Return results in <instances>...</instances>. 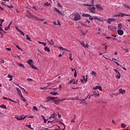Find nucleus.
I'll list each match as a JSON object with an SVG mask.
<instances>
[{
    "mask_svg": "<svg viewBox=\"0 0 130 130\" xmlns=\"http://www.w3.org/2000/svg\"><path fill=\"white\" fill-rule=\"evenodd\" d=\"M6 50H8L9 51L12 50V49L11 48H7Z\"/></svg>",
    "mask_w": 130,
    "mask_h": 130,
    "instance_id": "61",
    "label": "nucleus"
},
{
    "mask_svg": "<svg viewBox=\"0 0 130 130\" xmlns=\"http://www.w3.org/2000/svg\"><path fill=\"white\" fill-rule=\"evenodd\" d=\"M75 119H76V117H75L74 118V119H73V120H72L71 121V122H76V121L75 120Z\"/></svg>",
    "mask_w": 130,
    "mask_h": 130,
    "instance_id": "50",
    "label": "nucleus"
},
{
    "mask_svg": "<svg viewBox=\"0 0 130 130\" xmlns=\"http://www.w3.org/2000/svg\"><path fill=\"white\" fill-rule=\"evenodd\" d=\"M26 16L28 17V18H29V19H31V18H33V16L32 15V14H31V13H30L29 12V11L27 10L26 11Z\"/></svg>",
    "mask_w": 130,
    "mask_h": 130,
    "instance_id": "7",
    "label": "nucleus"
},
{
    "mask_svg": "<svg viewBox=\"0 0 130 130\" xmlns=\"http://www.w3.org/2000/svg\"><path fill=\"white\" fill-rule=\"evenodd\" d=\"M99 86H96L95 87L93 88V90H97L98 89Z\"/></svg>",
    "mask_w": 130,
    "mask_h": 130,
    "instance_id": "52",
    "label": "nucleus"
},
{
    "mask_svg": "<svg viewBox=\"0 0 130 130\" xmlns=\"http://www.w3.org/2000/svg\"><path fill=\"white\" fill-rule=\"evenodd\" d=\"M51 94H52V95H54V96H56V95H58V93H57V92H52L51 93Z\"/></svg>",
    "mask_w": 130,
    "mask_h": 130,
    "instance_id": "38",
    "label": "nucleus"
},
{
    "mask_svg": "<svg viewBox=\"0 0 130 130\" xmlns=\"http://www.w3.org/2000/svg\"><path fill=\"white\" fill-rule=\"evenodd\" d=\"M120 14V17H124V16H126V17H129V15L122 13H119Z\"/></svg>",
    "mask_w": 130,
    "mask_h": 130,
    "instance_id": "15",
    "label": "nucleus"
},
{
    "mask_svg": "<svg viewBox=\"0 0 130 130\" xmlns=\"http://www.w3.org/2000/svg\"><path fill=\"white\" fill-rule=\"evenodd\" d=\"M114 71L116 74V78L117 79H120V73H119V72H118V71L116 69H114Z\"/></svg>",
    "mask_w": 130,
    "mask_h": 130,
    "instance_id": "4",
    "label": "nucleus"
},
{
    "mask_svg": "<svg viewBox=\"0 0 130 130\" xmlns=\"http://www.w3.org/2000/svg\"><path fill=\"white\" fill-rule=\"evenodd\" d=\"M57 6H58V8H62V6H61V5H60V4H57Z\"/></svg>",
    "mask_w": 130,
    "mask_h": 130,
    "instance_id": "60",
    "label": "nucleus"
},
{
    "mask_svg": "<svg viewBox=\"0 0 130 130\" xmlns=\"http://www.w3.org/2000/svg\"><path fill=\"white\" fill-rule=\"evenodd\" d=\"M98 89H99V90H100V91H102V87L100 86H99V87Z\"/></svg>",
    "mask_w": 130,
    "mask_h": 130,
    "instance_id": "53",
    "label": "nucleus"
},
{
    "mask_svg": "<svg viewBox=\"0 0 130 130\" xmlns=\"http://www.w3.org/2000/svg\"><path fill=\"white\" fill-rule=\"evenodd\" d=\"M56 116H57V114H56L55 113H53L51 116V117H52V118H53V117H56Z\"/></svg>",
    "mask_w": 130,
    "mask_h": 130,
    "instance_id": "24",
    "label": "nucleus"
},
{
    "mask_svg": "<svg viewBox=\"0 0 130 130\" xmlns=\"http://www.w3.org/2000/svg\"><path fill=\"white\" fill-rule=\"evenodd\" d=\"M17 64L19 66V67H22L23 69H25V66L22 63H18Z\"/></svg>",
    "mask_w": 130,
    "mask_h": 130,
    "instance_id": "28",
    "label": "nucleus"
},
{
    "mask_svg": "<svg viewBox=\"0 0 130 130\" xmlns=\"http://www.w3.org/2000/svg\"><path fill=\"white\" fill-rule=\"evenodd\" d=\"M17 48H18L19 50H21V51H23V50H22V49H21V48L20 47V46H19V45H15Z\"/></svg>",
    "mask_w": 130,
    "mask_h": 130,
    "instance_id": "37",
    "label": "nucleus"
},
{
    "mask_svg": "<svg viewBox=\"0 0 130 130\" xmlns=\"http://www.w3.org/2000/svg\"><path fill=\"white\" fill-rule=\"evenodd\" d=\"M57 114H58V117L59 118H60V117H61V115L60 114H59V113L57 112Z\"/></svg>",
    "mask_w": 130,
    "mask_h": 130,
    "instance_id": "55",
    "label": "nucleus"
},
{
    "mask_svg": "<svg viewBox=\"0 0 130 130\" xmlns=\"http://www.w3.org/2000/svg\"><path fill=\"white\" fill-rule=\"evenodd\" d=\"M85 7H89L87 8V10L90 11L92 14H95L96 13V8L93 5L90 4H83Z\"/></svg>",
    "mask_w": 130,
    "mask_h": 130,
    "instance_id": "1",
    "label": "nucleus"
},
{
    "mask_svg": "<svg viewBox=\"0 0 130 130\" xmlns=\"http://www.w3.org/2000/svg\"><path fill=\"white\" fill-rule=\"evenodd\" d=\"M31 68H32V69H33L34 70H38L37 67H35V66L34 65H31Z\"/></svg>",
    "mask_w": 130,
    "mask_h": 130,
    "instance_id": "32",
    "label": "nucleus"
},
{
    "mask_svg": "<svg viewBox=\"0 0 130 130\" xmlns=\"http://www.w3.org/2000/svg\"><path fill=\"white\" fill-rule=\"evenodd\" d=\"M121 126L122 128H125V127H126V125H125L124 123H122L121 124Z\"/></svg>",
    "mask_w": 130,
    "mask_h": 130,
    "instance_id": "27",
    "label": "nucleus"
},
{
    "mask_svg": "<svg viewBox=\"0 0 130 130\" xmlns=\"http://www.w3.org/2000/svg\"><path fill=\"white\" fill-rule=\"evenodd\" d=\"M19 33H21V34H22V35H23L24 36V35H25V34H24V32L22 31V30H20V32H19Z\"/></svg>",
    "mask_w": 130,
    "mask_h": 130,
    "instance_id": "57",
    "label": "nucleus"
},
{
    "mask_svg": "<svg viewBox=\"0 0 130 130\" xmlns=\"http://www.w3.org/2000/svg\"><path fill=\"white\" fill-rule=\"evenodd\" d=\"M38 43H39V44H43V45L44 46H46V45H47L46 43L41 42H40V41H38Z\"/></svg>",
    "mask_w": 130,
    "mask_h": 130,
    "instance_id": "23",
    "label": "nucleus"
},
{
    "mask_svg": "<svg viewBox=\"0 0 130 130\" xmlns=\"http://www.w3.org/2000/svg\"><path fill=\"white\" fill-rule=\"evenodd\" d=\"M0 107H1V108H3L4 109H7V107H6V105H1L0 106Z\"/></svg>",
    "mask_w": 130,
    "mask_h": 130,
    "instance_id": "26",
    "label": "nucleus"
},
{
    "mask_svg": "<svg viewBox=\"0 0 130 130\" xmlns=\"http://www.w3.org/2000/svg\"><path fill=\"white\" fill-rule=\"evenodd\" d=\"M49 98V100H52L53 102H54L55 104H56V105H58L60 102H62V101H64V100H66V99L58 100L57 97H50Z\"/></svg>",
    "mask_w": 130,
    "mask_h": 130,
    "instance_id": "2",
    "label": "nucleus"
},
{
    "mask_svg": "<svg viewBox=\"0 0 130 130\" xmlns=\"http://www.w3.org/2000/svg\"><path fill=\"white\" fill-rule=\"evenodd\" d=\"M121 68H122V69H123V70H124V71H126V68L123 67L122 66H120Z\"/></svg>",
    "mask_w": 130,
    "mask_h": 130,
    "instance_id": "58",
    "label": "nucleus"
},
{
    "mask_svg": "<svg viewBox=\"0 0 130 130\" xmlns=\"http://www.w3.org/2000/svg\"><path fill=\"white\" fill-rule=\"evenodd\" d=\"M116 20L115 18H109L107 20L108 24H111V22H115Z\"/></svg>",
    "mask_w": 130,
    "mask_h": 130,
    "instance_id": "6",
    "label": "nucleus"
},
{
    "mask_svg": "<svg viewBox=\"0 0 130 130\" xmlns=\"http://www.w3.org/2000/svg\"><path fill=\"white\" fill-rule=\"evenodd\" d=\"M44 50L47 51V52H50V49L47 46L45 47Z\"/></svg>",
    "mask_w": 130,
    "mask_h": 130,
    "instance_id": "19",
    "label": "nucleus"
},
{
    "mask_svg": "<svg viewBox=\"0 0 130 130\" xmlns=\"http://www.w3.org/2000/svg\"><path fill=\"white\" fill-rule=\"evenodd\" d=\"M122 28V24L119 23L118 24V30H121Z\"/></svg>",
    "mask_w": 130,
    "mask_h": 130,
    "instance_id": "20",
    "label": "nucleus"
},
{
    "mask_svg": "<svg viewBox=\"0 0 130 130\" xmlns=\"http://www.w3.org/2000/svg\"><path fill=\"white\" fill-rule=\"evenodd\" d=\"M8 100H9V101H11V102H14V103H17V102H15V101L12 100V99H11V98H8Z\"/></svg>",
    "mask_w": 130,
    "mask_h": 130,
    "instance_id": "40",
    "label": "nucleus"
},
{
    "mask_svg": "<svg viewBox=\"0 0 130 130\" xmlns=\"http://www.w3.org/2000/svg\"><path fill=\"white\" fill-rule=\"evenodd\" d=\"M5 22V19H0V24H3Z\"/></svg>",
    "mask_w": 130,
    "mask_h": 130,
    "instance_id": "44",
    "label": "nucleus"
},
{
    "mask_svg": "<svg viewBox=\"0 0 130 130\" xmlns=\"http://www.w3.org/2000/svg\"><path fill=\"white\" fill-rule=\"evenodd\" d=\"M9 28L8 27H5V30H6V31H8V30H9Z\"/></svg>",
    "mask_w": 130,
    "mask_h": 130,
    "instance_id": "64",
    "label": "nucleus"
},
{
    "mask_svg": "<svg viewBox=\"0 0 130 130\" xmlns=\"http://www.w3.org/2000/svg\"><path fill=\"white\" fill-rule=\"evenodd\" d=\"M91 75L92 76H94V77H96V72H95L94 71H92Z\"/></svg>",
    "mask_w": 130,
    "mask_h": 130,
    "instance_id": "35",
    "label": "nucleus"
},
{
    "mask_svg": "<svg viewBox=\"0 0 130 130\" xmlns=\"http://www.w3.org/2000/svg\"><path fill=\"white\" fill-rule=\"evenodd\" d=\"M6 7H7V8H9V9H14V6H13V5H6Z\"/></svg>",
    "mask_w": 130,
    "mask_h": 130,
    "instance_id": "33",
    "label": "nucleus"
},
{
    "mask_svg": "<svg viewBox=\"0 0 130 130\" xmlns=\"http://www.w3.org/2000/svg\"><path fill=\"white\" fill-rule=\"evenodd\" d=\"M96 7V9L98 10V11H103V8L101 7L100 6H99V5H96L95 6Z\"/></svg>",
    "mask_w": 130,
    "mask_h": 130,
    "instance_id": "10",
    "label": "nucleus"
},
{
    "mask_svg": "<svg viewBox=\"0 0 130 130\" xmlns=\"http://www.w3.org/2000/svg\"><path fill=\"white\" fill-rule=\"evenodd\" d=\"M70 19H72L74 21H80L81 20V15L79 13H75V14H71L70 16Z\"/></svg>",
    "mask_w": 130,
    "mask_h": 130,
    "instance_id": "3",
    "label": "nucleus"
},
{
    "mask_svg": "<svg viewBox=\"0 0 130 130\" xmlns=\"http://www.w3.org/2000/svg\"><path fill=\"white\" fill-rule=\"evenodd\" d=\"M91 4H89V5H92V6H94V0H92L91 1Z\"/></svg>",
    "mask_w": 130,
    "mask_h": 130,
    "instance_id": "56",
    "label": "nucleus"
},
{
    "mask_svg": "<svg viewBox=\"0 0 130 130\" xmlns=\"http://www.w3.org/2000/svg\"><path fill=\"white\" fill-rule=\"evenodd\" d=\"M25 125H26V126H27V127H28V128H30V129H34L33 127H32L31 126V124H29V125L26 124Z\"/></svg>",
    "mask_w": 130,
    "mask_h": 130,
    "instance_id": "31",
    "label": "nucleus"
},
{
    "mask_svg": "<svg viewBox=\"0 0 130 130\" xmlns=\"http://www.w3.org/2000/svg\"><path fill=\"white\" fill-rule=\"evenodd\" d=\"M83 79L84 81V82H87L88 81V75H86V77L85 76H83Z\"/></svg>",
    "mask_w": 130,
    "mask_h": 130,
    "instance_id": "17",
    "label": "nucleus"
},
{
    "mask_svg": "<svg viewBox=\"0 0 130 130\" xmlns=\"http://www.w3.org/2000/svg\"><path fill=\"white\" fill-rule=\"evenodd\" d=\"M58 48L60 49V50H64V48L62 47V46H59L58 47Z\"/></svg>",
    "mask_w": 130,
    "mask_h": 130,
    "instance_id": "36",
    "label": "nucleus"
},
{
    "mask_svg": "<svg viewBox=\"0 0 130 130\" xmlns=\"http://www.w3.org/2000/svg\"><path fill=\"white\" fill-rule=\"evenodd\" d=\"M8 78H9L10 79L9 80V81H12L13 80V76L12 75H10V74H9L8 75Z\"/></svg>",
    "mask_w": 130,
    "mask_h": 130,
    "instance_id": "22",
    "label": "nucleus"
},
{
    "mask_svg": "<svg viewBox=\"0 0 130 130\" xmlns=\"http://www.w3.org/2000/svg\"><path fill=\"white\" fill-rule=\"evenodd\" d=\"M27 62L28 63V64H29V66H30V67L33 65L32 59H29L27 61Z\"/></svg>",
    "mask_w": 130,
    "mask_h": 130,
    "instance_id": "12",
    "label": "nucleus"
},
{
    "mask_svg": "<svg viewBox=\"0 0 130 130\" xmlns=\"http://www.w3.org/2000/svg\"><path fill=\"white\" fill-rule=\"evenodd\" d=\"M93 19L94 20H98L99 21V22H104L103 20H101V19L98 18L97 16H94Z\"/></svg>",
    "mask_w": 130,
    "mask_h": 130,
    "instance_id": "16",
    "label": "nucleus"
},
{
    "mask_svg": "<svg viewBox=\"0 0 130 130\" xmlns=\"http://www.w3.org/2000/svg\"><path fill=\"white\" fill-rule=\"evenodd\" d=\"M45 129H47V130H51V129H48V128H45ZM58 129H59L55 128V129H52V130H58Z\"/></svg>",
    "mask_w": 130,
    "mask_h": 130,
    "instance_id": "62",
    "label": "nucleus"
},
{
    "mask_svg": "<svg viewBox=\"0 0 130 130\" xmlns=\"http://www.w3.org/2000/svg\"><path fill=\"white\" fill-rule=\"evenodd\" d=\"M82 17H87V18H89V17H90V14L83 13L82 14Z\"/></svg>",
    "mask_w": 130,
    "mask_h": 130,
    "instance_id": "21",
    "label": "nucleus"
},
{
    "mask_svg": "<svg viewBox=\"0 0 130 130\" xmlns=\"http://www.w3.org/2000/svg\"><path fill=\"white\" fill-rule=\"evenodd\" d=\"M114 62H115V63H116L117 64V67H120V66H121V65L119 64V63H118L116 61H114Z\"/></svg>",
    "mask_w": 130,
    "mask_h": 130,
    "instance_id": "48",
    "label": "nucleus"
},
{
    "mask_svg": "<svg viewBox=\"0 0 130 130\" xmlns=\"http://www.w3.org/2000/svg\"><path fill=\"white\" fill-rule=\"evenodd\" d=\"M88 18H89V20H90V21H93V20H94V17L93 18L92 17H91L90 15Z\"/></svg>",
    "mask_w": 130,
    "mask_h": 130,
    "instance_id": "43",
    "label": "nucleus"
},
{
    "mask_svg": "<svg viewBox=\"0 0 130 130\" xmlns=\"http://www.w3.org/2000/svg\"><path fill=\"white\" fill-rule=\"evenodd\" d=\"M44 5L46 7H49V6H50V4L49 3H48V2H46V3L44 4Z\"/></svg>",
    "mask_w": 130,
    "mask_h": 130,
    "instance_id": "39",
    "label": "nucleus"
},
{
    "mask_svg": "<svg viewBox=\"0 0 130 130\" xmlns=\"http://www.w3.org/2000/svg\"><path fill=\"white\" fill-rule=\"evenodd\" d=\"M32 108L34 110H36V111H38V109H37V107L36 106H34Z\"/></svg>",
    "mask_w": 130,
    "mask_h": 130,
    "instance_id": "41",
    "label": "nucleus"
},
{
    "mask_svg": "<svg viewBox=\"0 0 130 130\" xmlns=\"http://www.w3.org/2000/svg\"><path fill=\"white\" fill-rule=\"evenodd\" d=\"M93 95L95 96V97H97L98 96H100V93H99V91L94 92Z\"/></svg>",
    "mask_w": 130,
    "mask_h": 130,
    "instance_id": "18",
    "label": "nucleus"
},
{
    "mask_svg": "<svg viewBox=\"0 0 130 130\" xmlns=\"http://www.w3.org/2000/svg\"><path fill=\"white\" fill-rule=\"evenodd\" d=\"M27 117V116H23V115L21 116L20 117H15V118L17 119V120H24Z\"/></svg>",
    "mask_w": 130,
    "mask_h": 130,
    "instance_id": "5",
    "label": "nucleus"
},
{
    "mask_svg": "<svg viewBox=\"0 0 130 130\" xmlns=\"http://www.w3.org/2000/svg\"><path fill=\"white\" fill-rule=\"evenodd\" d=\"M124 7L126 8V9H129L130 6H128V5H125Z\"/></svg>",
    "mask_w": 130,
    "mask_h": 130,
    "instance_id": "51",
    "label": "nucleus"
},
{
    "mask_svg": "<svg viewBox=\"0 0 130 130\" xmlns=\"http://www.w3.org/2000/svg\"><path fill=\"white\" fill-rule=\"evenodd\" d=\"M120 17V14H116L113 16V18H118Z\"/></svg>",
    "mask_w": 130,
    "mask_h": 130,
    "instance_id": "29",
    "label": "nucleus"
},
{
    "mask_svg": "<svg viewBox=\"0 0 130 130\" xmlns=\"http://www.w3.org/2000/svg\"><path fill=\"white\" fill-rule=\"evenodd\" d=\"M119 92L122 94L125 93V89H122V88H120L119 89Z\"/></svg>",
    "mask_w": 130,
    "mask_h": 130,
    "instance_id": "13",
    "label": "nucleus"
},
{
    "mask_svg": "<svg viewBox=\"0 0 130 130\" xmlns=\"http://www.w3.org/2000/svg\"><path fill=\"white\" fill-rule=\"evenodd\" d=\"M69 58L70 59V60H71V61H72V60H73V58H72V53H69Z\"/></svg>",
    "mask_w": 130,
    "mask_h": 130,
    "instance_id": "30",
    "label": "nucleus"
},
{
    "mask_svg": "<svg viewBox=\"0 0 130 130\" xmlns=\"http://www.w3.org/2000/svg\"><path fill=\"white\" fill-rule=\"evenodd\" d=\"M78 82V80H76V81H73V85H75V84H78L77 82Z\"/></svg>",
    "mask_w": 130,
    "mask_h": 130,
    "instance_id": "59",
    "label": "nucleus"
},
{
    "mask_svg": "<svg viewBox=\"0 0 130 130\" xmlns=\"http://www.w3.org/2000/svg\"><path fill=\"white\" fill-rule=\"evenodd\" d=\"M54 12L58 14V15H62V13H61V12H60V11H59V10L57 9L56 8H54Z\"/></svg>",
    "mask_w": 130,
    "mask_h": 130,
    "instance_id": "8",
    "label": "nucleus"
},
{
    "mask_svg": "<svg viewBox=\"0 0 130 130\" xmlns=\"http://www.w3.org/2000/svg\"><path fill=\"white\" fill-rule=\"evenodd\" d=\"M2 32H5V30L2 28V27H0V34H2Z\"/></svg>",
    "mask_w": 130,
    "mask_h": 130,
    "instance_id": "46",
    "label": "nucleus"
},
{
    "mask_svg": "<svg viewBox=\"0 0 130 130\" xmlns=\"http://www.w3.org/2000/svg\"><path fill=\"white\" fill-rule=\"evenodd\" d=\"M15 29L17 30V31H18V32H20L21 29H20V28H19V27L17 26H15Z\"/></svg>",
    "mask_w": 130,
    "mask_h": 130,
    "instance_id": "34",
    "label": "nucleus"
},
{
    "mask_svg": "<svg viewBox=\"0 0 130 130\" xmlns=\"http://www.w3.org/2000/svg\"><path fill=\"white\" fill-rule=\"evenodd\" d=\"M20 97H21L22 100H23V101H24V102L26 101V99H25V98H24V96H23V95L20 96Z\"/></svg>",
    "mask_w": 130,
    "mask_h": 130,
    "instance_id": "45",
    "label": "nucleus"
},
{
    "mask_svg": "<svg viewBox=\"0 0 130 130\" xmlns=\"http://www.w3.org/2000/svg\"><path fill=\"white\" fill-rule=\"evenodd\" d=\"M16 90L17 91L18 94L20 96L23 95L22 94V92H21V90H20V89H19V88H16Z\"/></svg>",
    "mask_w": 130,
    "mask_h": 130,
    "instance_id": "14",
    "label": "nucleus"
},
{
    "mask_svg": "<svg viewBox=\"0 0 130 130\" xmlns=\"http://www.w3.org/2000/svg\"><path fill=\"white\" fill-rule=\"evenodd\" d=\"M26 40H28L29 41H32V40H31V38H30V37H29L28 35H26Z\"/></svg>",
    "mask_w": 130,
    "mask_h": 130,
    "instance_id": "25",
    "label": "nucleus"
},
{
    "mask_svg": "<svg viewBox=\"0 0 130 130\" xmlns=\"http://www.w3.org/2000/svg\"><path fill=\"white\" fill-rule=\"evenodd\" d=\"M27 80V81H28V82H30V81H32L33 80V79H32L31 78H28Z\"/></svg>",
    "mask_w": 130,
    "mask_h": 130,
    "instance_id": "63",
    "label": "nucleus"
},
{
    "mask_svg": "<svg viewBox=\"0 0 130 130\" xmlns=\"http://www.w3.org/2000/svg\"><path fill=\"white\" fill-rule=\"evenodd\" d=\"M19 88H20V89H22V90H23V91H24V92H25V93H27V92H26V90L25 89V88H24L21 87V86H20V85H19Z\"/></svg>",
    "mask_w": 130,
    "mask_h": 130,
    "instance_id": "42",
    "label": "nucleus"
},
{
    "mask_svg": "<svg viewBox=\"0 0 130 130\" xmlns=\"http://www.w3.org/2000/svg\"><path fill=\"white\" fill-rule=\"evenodd\" d=\"M77 76V70H75V72L74 73V77L75 78H76Z\"/></svg>",
    "mask_w": 130,
    "mask_h": 130,
    "instance_id": "49",
    "label": "nucleus"
},
{
    "mask_svg": "<svg viewBox=\"0 0 130 130\" xmlns=\"http://www.w3.org/2000/svg\"><path fill=\"white\" fill-rule=\"evenodd\" d=\"M72 89H73V90H77L78 89H80V87H72Z\"/></svg>",
    "mask_w": 130,
    "mask_h": 130,
    "instance_id": "47",
    "label": "nucleus"
},
{
    "mask_svg": "<svg viewBox=\"0 0 130 130\" xmlns=\"http://www.w3.org/2000/svg\"><path fill=\"white\" fill-rule=\"evenodd\" d=\"M79 42L81 44V45H82V46H83V47H87L88 48V44H86V45H85L83 41H79Z\"/></svg>",
    "mask_w": 130,
    "mask_h": 130,
    "instance_id": "11",
    "label": "nucleus"
},
{
    "mask_svg": "<svg viewBox=\"0 0 130 130\" xmlns=\"http://www.w3.org/2000/svg\"><path fill=\"white\" fill-rule=\"evenodd\" d=\"M75 81V79H72L70 81L69 84H72V83H73Z\"/></svg>",
    "mask_w": 130,
    "mask_h": 130,
    "instance_id": "54",
    "label": "nucleus"
},
{
    "mask_svg": "<svg viewBox=\"0 0 130 130\" xmlns=\"http://www.w3.org/2000/svg\"><path fill=\"white\" fill-rule=\"evenodd\" d=\"M117 32L118 35H120V36H122V35H123V30L121 29H118Z\"/></svg>",
    "mask_w": 130,
    "mask_h": 130,
    "instance_id": "9",
    "label": "nucleus"
}]
</instances>
